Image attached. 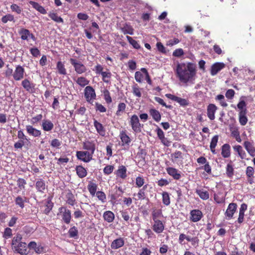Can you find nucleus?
Wrapping results in <instances>:
<instances>
[{"instance_id": "nucleus-4", "label": "nucleus", "mask_w": 255, "mask_h": 255, "mask_svg": "<svg viewBox=\"0 0 255 255\" xmlns=\"http://www.w3.org/2000/svg\"><path fill=\"white\" fill-rule=\"evenodd\" d=\"M129 121V125L134 132H140L141 131V125L137 115H133L131 116Z\"/></svg>"}, {"instance_id": "nucleus-31", "label": "nucleus", "mask_w": 255, "mask_h": 255, "mask_svg": "<svg viewBox=\"0 0 255 255\" xmlns=\"http://www.w3.org/2000/svg\"><path fill=\"white\" fill-rule=\"evenodd\" d=\"M76 173L78 177L83 178L87 175V171L85 168L82 165H78L76 167Z\"/></svg>"}, {"instance_id": "nucleus-55", "label": "nucleus", "mask_w": 255, "mask_h": 255, "mask_svg": "<svg viewBox=\"0 0 255 255\" xmlns=\"http://www.w3.org/2000/svg\"><path fill=\"white\" fill-rule=\"evenodd\" d=\"M127 39L134 48L139 49L140 48V46L137 41L133 39L131 37L127 36Z\"/></svg>"}, {"instance_id": "nucleus-19", "label": "nucleus", "mask_w": 255, "mask_h": 255, "mask_svg": "<svg viewBox=\"0 0 255 255\" xmlns=\"http://www.w3.org/2000/svg\"><path fill=\"white\" fill-rule=\"evenodd\" d=\"M83 148L94 154L96 149V144L94 141L86 140L83 142Z\"/></svg>"}, {"instance_id": "nucleus-45", "label": "nucleus", "mask_w": 255, "mask_h": 255, "mask_svg": "<svg viewBox=\"0 0 255 255\" xmlns=\"http://www.w3.org/2000/svg\"><path fill=\"white\" fill-rule=\"evenodd\" d=\"M75 81L78 85L82 87H84L89 83V81L84 77H78Z\"/></svg>"}, {"instance_id": "nucleus-44", "label": "nucleus", "mask_w": 255, "mask_h": 255, "mask_svg": "<svg viewBox=\"0 0 255 255\" xmlns=\"http://www.w3.org/2000/svg\"><path fill=\"white\" fill-rule=\"evenodd\" d=\"M231 135L238 142H241L242 139L240 136V132L237 128H234L231 129Z\"/></svg>"}, {"instance_id": "nucleus-30", "label": "nucleus", "mask_w": 255, "mask_h": 255, "mask_svg": "<svg viewBox=\"0 0 255 255\" xmlns=\"http://www.w3.org/2000/svg\"><path fill=\"white\" fill-rule=\"evenodd\" d=\"M247 110H245L242 111H240L239 114V120L240 124L242 126H245L248 122V118L246 116Z\"/></svg>"}, {"instance_id": "nucleus-34", "label": "nucleus", "mask_w": 255, "mask_h": 255, "mask_svg": "<svg viewBox=\"0 0 255 255\" xmlns=\"http://www.w3.org/2000/svg\"><path fill=\"white\" fill-rule=\"evenodd\" d=\"M56 69L59 74L62 75H66L67 74L66 69L62 61H59L57 62Z\"/></svg>"}, {"instance_id": "nucleus-8", "label": "nucleus", "mask_w": 255, "mask_h": 255, "mask_svg": "<svg viewBox=\"0 0 255 255\" xmlns=\"http://www.w3.org/2000/svg\"><path fill=\"white\" fill-rule=\"evenodd\" d=\"M25 70L24 68L20 65H16L15 69L13 71L12 77L15 81H20L24 78Z\"/></svg>"}, {"instance_id": "nucleus-57", "label": "nucleus", "mask_w": 255, "mask_h": 255, "mask_svg": "<svg viewBox=\"0 0 255 255\" xmlns=\"http://www.w3.org/2000/svg\"><path fill=\"white\" fill-rule=\"evenodd\" d=\"M68 233L70 238H76L78 237V231L76 227L73 226L70 228Z\"/></svg>"}, {"instance_id": "nucleus-10", "label": "nucleus", "mask_w": 255, "mask_h": 255, "mask_svg": "<svg viewBox=\"0 0 255 255\" xmlns=\"http://www.w3.org/2000/svg\"><path fill=\"white\" fill-rule=\"evenodd\" d=\"M237 209V204L234 203H230L225 212V215L227 220H230L233 217Z\"/></svg>"}, {"instance_id": "nucleus-22", "label": "nucleus", "mask_w": 255, "mask_h": 255, "mask_svg": "<svg viewBox=\"0 0 255 255\" xmlns=\"http://www.w3.org/2000/svg\"><path fill=\"white\" fill-rule=\"evenodd\" d=\"M25 128L27 133L30 136L36 137H39L41 134V132L40 130L34 128L31 125H26Z\"/></svg>"}, {"instance_id": "nucleus-61", "label": "nucleus", "mask_w": 255, "mask_h": 255, "mask_svg": "<svg viewBox=\"0 0 255 255\" xmlns=\"http://www.w3.org/2000/svg\"><path fill=\"white\" fill-rule=\"evenodd\" d=\"M26 181L23 178H19L17 180V185L18 188L21 190L25 189Z\"/></svg>"}, {"instance_id": "nucleus-32", "label": "nucleus", "mask_w": 255, "mask_h": 255, "mask_svg": "<svg viewBox=\"0 0 255 255\" xmlns=\"http://www.w3.org/2000/svg\"><path fill=\"white\" fill-rule=\"evenodd\" d=\"M149 114L156 122H159L160 121L161 116L158 110L155 109H150L149 110Z\"/></svg>"}, {"instance_id": "nucleus-12", "label": "nucleus", "mask_w": 255, "mask_h": 255, "mask_svg": "<svg viewBox=\"0 0 255 255\" xmlns=\"http://www.w3.org/2000/svg\"><path fill=\"white\" fill-rule=\"evenodd\" d=\"M166 171L168 175L171 176L174 180H178L181 178V172L177 169L168 167L166 168Z\"/></svg>"}, {"instance_id": "nucleus-41", "label": "nucleus", "mask_w": 255, "mask_h": 255, "mask_svg": "<svg viewBox=\"0 0 255 255\" xmlns=\"http://www.w3.org/2000/svg\"><path fill=\"white\" fill-rule=\"evenodd\" d=\"M148 184L144 185L141 189H140L137 193V196L138 200H144L146 198V194L145 190L147 189Z\"/></svg>"}, {"instance_id": "nucleus-26", "label": "nucleus", "mask_w": 255, "mask_h": 255, "mask_svg": "<svg viewBox=\"0 0 255 255\" xmlns=\"http://www.w3.org/2000/svg\"><path fill=\"white\" fill-rule=\"evenodd\" d=\"M41 127L44 131H50L53 129L54 125L49 120H44L42 121Z\"/></svg>"}, {"instance_id": "nucleus-16", "label": "nucleus", "mask_w": 255, "mask_h": 255, "mask_svg": "<svg viewBox=\"0 0 255 255\" xmlns=\"http://www.w3.org/2000/svg\"><path fill=\"white\" fill-rule=\"evenodd\" d=\"M218 107L214 104H209L207 108V114L208 118L213 121L215 119V113Z\"/></svg>"}, {"instance_id": "nucleus-36", "label": "nucleus", "mask_w": 255, "mask_h": 255, "mask_svg": "<svg viewBox=\"0 0 255 255\" xmlns=\"http://www.w3.org/2000/svg\"><path fill=\"white\" fill-rule=\"evenodd\" d=\"M152 219L153 221L159 220L163 217L161 209H153L151 213Z\"/></svg>"}, {"instance_id": "nucleus-11", "label": "nucleus", "mask_w": 255, "mask_h": 255, "mask_svg": "<svg viewBox=\"0 0 255 255\" xmlns=\"http://www.w3.org/2000/svg\"><path fill=\"white\" fill-rule=\"evenodd\" d=\"M127 169L125 166L122 165L118 167V169L115 171L116 178L125 180L127 178Z\"/></svg>"}, {"instance_id": "nucleus-2", "label": "nucleus", "mask_w": 255, "mask_h": 255, "mask_svg": "<svg viewBox=\"0 0 255 255\" xmlns=\"http://www.w3.org/2000/svg\"><path fill=\"white\" fill-rule=\"evenodd\" d=\"M69 61L78 74H82L86 72L87 69L82 62L72 58L69 59Z\"/></svg>"}, {"instance_id": "nucleus-28", "label": "nucleus", "mask_w": 255, "mask_h": 255, "mask_svg": "<svg viewBox=\"0 0 255 255\" xmlns=\"http://www.w3.org/2000/svg\"><path fill=\"white\" fill-rule=\"evenodd\" d=\"M254 169L252 166H248L246 168V174L247 177L248 182L250 184H252L254 183Z\"/></svg>"}, {"instance_id": "nucleus-56", "label": "nucleus", "mask_w": 255, "mask_h": 255, "mask_svg": "<svg viewBox=\"0 0 255 255\" xmlns=\"http://www.w3.org/2000/svg\"><path fill=\"white\" fill-rule=\"evenodd\" d=\"M144 77H145L144 74L141 71H136L135 73L134 78L137 82L139 83H142Z\"/></svg>"}, {"instance_id": "nucleus-9", "label": "nucleus", "mask_w": 255, "mask_h": 255, "mask_svg": "<svg viewBox=\"0 0 255 255\" xmlns=\"http://www.w3.org/2000/svg\"><path fill=\"white\" fill-rule=\"evenodd\" d=\"M35 187L37 192L43 194L47 190V186L45 180L42 178H38L35 182Z\"/></svg>"}, {"instance_id": "nucleus-35", "label": "nucleus", "mask_w": 255, "mask_h": 255, "mask_svg": "<svg viewBox=\"0 0 255 255\" xmlns=\"http://www.w3.org/2000/svg\"><path fill=\"white\" fill-rule=\"evenodd\" d=\"M219 139V136L218 135H214L211 139L210 142V148L211 151L214 154H216V146H217Z\"/></svg>"}, {"instance_id": "nucleus-15", "label": "nucleus", "mask_w": 255, "mask_h": 255, "mask_svg": "<svg viewBox=\"0 0 255 255\" xmlns=\"http://www.w3.org/2000/svg\"><path fill=\"white\" fill-rule=\"evenodd\" d=\"M14 250L16 253L21 255H26L28 254L27 245L24 242H20L17 246H14Z\"/></svg>"}, {"instance_id": "nucleus-23", "label": "nucleus", "mask_w": 255, "mask_h": 255, "mask_svg": "<svg viewBox=\"0 0 255 255\" xmlns=\"http://www.w3.org/2000/svg\"><path fill=\"white\" fill-rule=\"evenodd\" d=\"M234 151L237 153L239 157L242 159L249 160L247 158V154L246 151L243 149L242 146L240 145H236L233 146Z\"/></svg>"}, {"instance_id": "nucleus-43", "label": "nucleus", "mask_w": 255, "mask_h": 255, "mask_svg": "<svg viewBox=\"0 0 255 255\" xmlns=\"http://www.w3.org/2000/svg\"><path fill=\"white\" fill-rule=\"evenodd\" d=\"M49 17L53 21L57 23H63L64 20L62 17L59 16L58 14L54 11H50L48 13Z\"/></svg>"}, {"instance_id": "nucleus-52", "label": "nucleus", "mask_w": 255, "mask_h": 255, "mask_svg": "<svg viewBox=\"0 0 255 255\" xmlns=\"http://www.w3.org/2000/svg\"><path fill=\"white\" fill-rule=\"evenodd\" d=\"M145 183V180L143 177L141 175H139L135 178V185L136 187L138 188H140L143 187Z\"/></svg>"}, {"instance_id": "nucleus-29", "label": "nucleus", "mask_w": 255, "mask_h": 255, "mask_svg": "<svg viewBox=\"0 0 255 255\" xmlns=\"http://www.w3.org/2000/svg\"><path fill=\"white\" fill-rule=\"evenodd\" d=\"M247 205L245 203H243L241 205L239 211V215L238 219V222L239 223L241 224L244 221L245 212L247 209Z\"/></svg>"}, {"instance_id": "nucleus-40", "label": "nucleus", "mask_w": 255, "mask_h": 255, "mask_svg": "<svg viewBox=\"0 0 255 255\" xmlns=\"http://www.w3.org/2000/svg\"><path fill=\"white\" fill-rule=\"evenodd\" d=\"M195 192L199 195L200 198L203 200H206L209 198V193L206 190H204L203 189H196Z\"/></svg>"}, {"instance_id": "nucleus-38", "label": "nucleus", "mask_w": 255, "mask_h": 255, "mask_svg": "<svg viewBox=\"0 0 255 255\" xmlns=\"http://www.w3.org/2000/svg\"><path fill=\"white\" fill-rule=\"evenodd\" d=\"M29 3L32 6V7L38 11L40 13L43 14L47 13L46 9L42 6L40 5L38 3L33 1H30Z\"/></svg>"}, {"instance_id": "nucleus-53", "label": "nucleus", "mask_w": 255, "mask_h": 255, "mask_svg": "<svg viewBox=\"0 0 255 255\" xmlns=\"http://www.w3.org/2000/svg\"><path fill=\"white\" fill-rule=\"evenodd\" d=\"M30 32L28 29L25 28H21L19 31V33L21 35V38L23 40H27Z\"/></svg>"}, {"instance_id": "nucleus-48", "label": "nucleus", "mask_w": 255, "mask_h": 255, "mask_svg": "<svg viewBox=\"0 0 255 255\" xmlns=\"http://www.w3.org/2000/svg\"><path fill=\"white\" fill-rule=\"evenodd\" d=\"M132 93L137 98H140L141 97V90L139 86L137 84H134L132 86Z\"/></svg>"}, {"instance_id": "nucleus-20", "label": "nucleus", "mask_w": 255, "mask_h": 255, "mask_svg": "<svg viewBox=\"0 0 255 255\" xmlns=\"http://www.w3.org/2000/svg\"><path fill=\"white\" fill-rule=\"evenodd\" d=\"M65 197L66 199V202L68 205L74 206L76 204V200L75 196L70 190L68 189L66 191Z\"/></svg>"}, {"instance_id": "nucleus-37", "label": "nucleus", "mask_w": 255, "mask_h": 255, "mask_svg": "<svg viewBox=\"0 0 255 255\" xmlns=\"http://www.w3.org/2000/svg\"><path fill=\"white\" fill-rule=\"evenodd\" d=\"M103 218L106 222L112 223L115 219V215L113 212L107 211L104 213Z\"/></svg>"}, {"instance_id": "nucleus-59", "label": "nucleus", "mask_w": 255, "mask_h": 255, "mask_svg": "<svg viewBox=\"0 0 255 255\" xmlns=\"http://www.w3.org/2000/svg\"><path fill=\"white\" fill-rule=\"evenodd\" d=\"M22 240V236L20 234H17L15 236H14L12 240L11 245L14 247L15 246H17L19 243L21 242V240Z\"/></svg>"}, {"instance_id": "nucleus-54", "label": "nucleus", "mask_w": 255, "mask_h": 255, "mask_svg": "<svg viewBox=\"0 0 255 255\" xmlns=\"http://www.w3.org/2000/svg\"><path fill=\"white\" fill-rule=\"evenodd\" d=\"M104 98L106 103L109 104L112 102V99L110 92L107 89H104L103 91Z\"/></svg>"}, {"instance_id": "nucleus-33", "label": "nucleus", "mask_w": 255, "mask_h": 255, "mask_svg": "<svg viewBox=\"0 0 255 255\" xmlns=\"http://www.w3.org/2000/svg\"><path fill=\"white\" fill-rule=\"evenodd\" d=\"M226 173L228 177L231 178L234 175V168L231 160L227 164Z\"/></svg>"}, {"instance_id": "nucleus-46", "label": "nucleus", "mask_w": 255, "mask_h": 255, "mask_svg": "<svg viewBox=\"0 0 255 255\" xmlns=\"http://www.w3.org/2000/svg\"><path fill=\"white\" fill-rule=\"evenodd\" d=\"M162 200L163 204L167 206L170 204V198L169 193L166 191L162 193Z\"/></svg>"}, {"instance_id": "nucleus-14", "label": "nucleus", "mask_w": 255, "mask_h": 255, "mask_svg": "<svg viewBox=\"0 0 255 255\" xmlns=\"http://www.w3.org/2000/svg\"><path fill=\"white\" fill-rule=\"evenodd\" d=\"M225 67V64L222 62H216L211 67L210 74L212 76L216 75L219 72Z\"/></svg>"}, {"instance_id": "nucleus-60", "label": "nucleus", "mask_w": 255, "mask_h": 255, "mask_svg": "<svg viewBox=\"0 0 255 255\" xmlns=\"http://www.w3.org/2000/svg\"><path fill=\"white\" fill-rule=\"evenodd\" d=\"M122 30L125 34H129L130 35H132L133 33V29L129 25H127L125 26L122 28Z\"/></svg>"}, {"instance_id": "nucleus-6", "label": "nucleus", "mask_w": 255, "mask_h": 255, "mask_svg": "<svg viewBox=\"0 0 255 255\" xmlns=\"http://www.w3.org/2000/svg\"><path fill=\"white\" fill-rule=\"evenodd\" d=\"M84 96L88 102H92L96 97V94L94 89L90 86L86 87L84 90Z\"/></svg>"}, {"instance_id": "nucleus-5", "label": "nucleus", "mask_w": 255, "mask_h": 255, "mask_svg": "<svg viewBox=\"0 0 255 255\" xmlns=\"http://www.w3.org/2000/svg\"><path fill=\"white\" fill-rule=\"evenodd\" d=\"M93 153L88 151H77L76 152L77 158L84 162H89L93 159Z\"/></svg>"}, {"instance_id": "nucleus-51", "label": "nucleus", "mask_w": 255, "mask_h": 255, "mask_svg": "<svg viewBox=\"0 0 255 255\" xmlns=\"http://www.w3.org/2000/svg\"><path fill=\"white\" fill-rule=\"evenodd\" d=\"M45 207L46 208L44 210V213L46 214H48L53 207V203L51 201V199L49 197L47 199Z\"/></svg>"}, {"instance_id": "nucleus-25", "label": "nucleus", "mask_w": 255, "mask_h": 255, "mask_svg": "<svg viewBox=\"0 0 255 255\" xmlns=\"http://www.w3.org/2000/svg\"><path fill=\"white\" fill-rule=\"evenodd\" d=\"M94 126L96 129L97 132L101 136H105L106 129L103 125L98 122L96 120H94Z\"/></svg>"}, {"instance_id": "nucleus-58", "label": "nucleus", "mask_w": 255, "mask_h": 255, "mask_svg": "<svg viewBox=\"0 0 255 255\" xmlns=\"http://www.w3.org/2000/svg\"><path fill=\"white\" fill-rule=\"evenodd\" d=\"M215 99L216 100H218L219 101L220 104L221 105V106L223 107H226L228 106V104L225 100V97L224 95L221 94L218 95L216 97Z\"/></svg>"}, {"instance_id": "nucleus-21", "label": "nucleus", "mask_w": 255, "mask_h": 255, "mask_svg": "<svg viewBox=\"0 0 255 255\" xmlns=\"http://www.w3.org/2000/svg\"><path fill=\"white\" fill-rule=\"evenodd\" d=\"M119 136L122 142V146L129 145V143L131 142V139L127 134V131L126 130L121 131Z\"/></svg>"}, {"instance_id": "nucleus-24", "label": "nucleus", "mask_w": 255, "mask_h": 255, "mask_svg": "<svg viewBox=\"0 0 255 255\" xmlns=\"http://www.w3.org/2000/svg\"><path fill=\"white\" fill-rule=\"evenodd\" d=\"M125 244V241L123 238H119L116 240H114L111 243V247L113 250H117L119 249Z\"/></svg>"}, {"instance_id": "nucleus-17", "label": "nucleus", "mask_w": 255, "mask_h": 255, "mask_svg": "<svg viewBox=\"0 0 255 255\" xmlns=\"http://www.w3.org/2000/svg\"><path fill=\"white\" fill-rule=\"evenodd\" d=\"M190 214V220L193 222H197L200 221L203 217L202 212L200 210L197 209L191 210Z\"/></svg>"}, {"instance_id": "nucleus-47", "label": "nucleus", "mask_w": 255, "mask_h": 255, "mask_svg": "<svg viewBox=\"0 0 255 255\" xmlns=\"http://www.w3.org/2000/svg\"><path fill=\"white\" fill-rule=\"evenodd\" d=\"M126 105L124 103H120L118 106V110L116 111V115L117 116H121L125 112L126 109Z\"/></svg>"}, {"instance_id": "nucleus-13", "label": "nucleus", "mask_w": 255, "mask_h": 255, "mask_svg": "<svg viewBox=\"0 0 255 255\" xmlns=\"http://www.w3.org/2000/svg\"><path fill=\"white\" fill-rule=\"evenodd\" d=\"M152 229L156 233L160 234L162 233L164 230V224L160 220L153 221Z\"/></svg>"}, {"instance_id": "nucleus-3", "label": "nucleus", "mask_w": 255, "mask_h": 255, "mask_svg": "<svg viewBox=\"0 0 255 255\" xmlns=\"http://www.w3.org/2000/svg\"><path fill=\"white\" fill-rule=\"evenodd\" d=\"M61 214L62 221L66 224H69L71 220V211L65 207H61L58 209Z\"/></svg>"}, {"instance_id": "nucleus-18", "label": "nucleus", "mask_w": 255, "mask_h": 255, "mask_svg": "<svg viewBox=\"0 0 255 255\" xmlns=\"http://www.w3.org/2000/svg\"><path fill=\"white\" fill-rule=\"evenodd\" d=\"M243 145L248 153L252 157H254L255 156V146L254 143L249 140H246L244 141Z\"/></svg>"}, {"instance_id": "nucleus-39", "label": "nucleus", "mask_w": 255, "mask_h": 255, "mask_svg": "<svg viewBox=\"0 0 255 255\" xmlns=\"http://www.w3.org/2000/svg\"><path fill=\"white\" fill-rule=\"evenodd\" d=\"M98 188L97 184L91 181H89V184L87 186V188L90 192V194L94 196L97 192V189Z\"/></svg>"}, {"instance_id": "nucleus-50", "label": "nucleus", "mask_w": 255, "mask_h": 255, "mask_svg": "<svg viewBox=\"0 0 255 255\" xmlns=\"http://www.w3.org/2000/svg\"><path fill=\"white\" fill-rule=\"evenodd\" d=\"M214 199L215 202L218 204L223 203L225 201V198L223 194L220 193L215 194Z\"/></svg>"}, {"instance_id": "nucleus-7", "label": "nucleus", "mask_w": 255, "mask_h": 255, "mask_svg": "<svg viewBox=\"0 0 255 255\" xmlns=\"http://www.w3.org/2000/svg\"><path fill=\"white\" fill-rule=\"evenodd\" d=\"M21 86L28 93L33 94L35 92V84L30 81L28 79H24L21 81Z\"/></svg>"}, {"instance_id": "nucleus-63", "label": "nucleus", "mask_w": 255, "mask_h": 255, "mask_svg": "<svg viewBox=\"0 0 255 255\" xmlns=\"http://www.w3.org/2000/svg\"><path fill=\"white\" fill-rule=\"evenodd\" d=\"M114 169V166L113 165H108L104 167L103 169V172L104 174L108 175L113 172Z\"/></svg>"}, {"instance_id": "nucleus-64", "label": "nucleus", "mask_w": 255, "mask_h": 255, "mask_svg": "<svg viewBox=\"0 0 255 255\" xmlns=\"http://www.w3.org/2000/svg\"><path fill=\"white\" fill-rule=\"evenodd\" d=\"M96 196L99 200L101 201L103 203H105L106 202V195L104 192L98 191L96 193Z\"/></svg>"}, {"instance_id": "nucleus-27", "label": "nucleus", "mask_w": 255, "mask_h": 255, "mask_svg": "<svg viewBox=\"0 0 255 255\" xmlns=\"http://www.w3.org/2000/svg\"><path fill=\"white\" fill-rule=\"evenodd\" d=\"M221 155L224 158H228L231 156V147L229 144L225 143L222 145Z\"/></svg>"}, {"instance_id": "nucleus-1", "label": "nucleus", "mask_w": 255, "mask_h": 255, "mask_svg": "<svg viewBox=\"0 0 255 255\" xmlns=\"http://www.w3.org/2000/svg\"><path fill=\"white\" fill-rule=\"evenodd\" d=\"M196 66L195 64L188 62L178 63L176 68V74L180 82L183 83H192L196 75Z\"/></svg>"}, {"instance_id": "nucleus-49", "label": "nucleus", "mask_w": 255, "mask_h": 255, "mask_svg": "<svg viewBox=\"0 0 255 255\" xmlns=\"http://www.w3.org/2000/svg\"><path fill=\"white\" fill-rule=\"evenodd\" d=\"M101 75L102 76V80L105 83H109L110 82L112 73L108 70L107 71L102 72Z\"/></svg>"}, {"instance_id": "nucleus-42", "label": "nucleus", "mask_w": 255, "mask_h": 255, "mask_svg": "<svg viewBox=\"0 0 255 255\" xmlns=\"http://www.w3.org/2000/svg\"><path fill=\"white\" fill-rule=\"evenodd\" d=\"M26 202V197H22L20 196H18L15 199V203L16 205L19 207L20 208L23 209L24 207V203Z\"/></svg>"}, {"instance_id": "nucleus-62", "label": "nucleus", "mask_w": 255, "mask_h": 255, "mask_svg": "<svg viewBox=\"0 0 255 255\" xmlns=\"http://www.w3.org/2000/svg\"><path fill=\"white\" fill-rule=\"evenodd\" d=\"M172 161H176L178 158H182V153L180 151H176L171 154Z\"/></svg>"}]
</instances>
